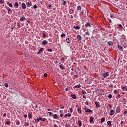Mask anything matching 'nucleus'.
<instances>
[{
	"label": "nucleus",
	"instance_id": "nucleus-1",
	"mask_svg": "<svg viewBox=\"0 0 127 127\" xmlns=\"http://www.w3.org/2000/svg\"><path fill=\"white\" fill-rule=\"evenodd\" d=\"M101 76L103 78H107V77L109 76V72L105 71L102 74H101Z\"/></svg>",
	"mask_w": 127,
	"mask_h": 127
},
{
	"label": "nucleus",
	"instance_id": "nucleus-2",
	"mask_svg": "<svg viewBox=\"0 0 127 127\" xmlns=\"http://www.w3.org/2000/svg\"><path fill=\"white\" fill-rule=\"evenodd\" d=\"M21 7L22 9H26V5L25 4V3H22L21 4Z\"/></svg>",
	"mask_w": 127,
	"mask_h": 127
},
{
	"label": "nucleus",
	"instance_id": "nucleus-3",
	"mask_svg": "<svg viewBox=\"0 0 127 127\" xmlns=\"http://www.w3.org/2000/svg\"><path fill=\"white\" fill-rule=\"evenodd\" d=\"M26 4L28 7H30L31 6V4H32V3L31 2H27Z\"/></svg>",
	"mask_w": 127,
	"mask_h": 127
},
{
	"label": "nucleus",
	"instance_id": "nucleus-4",
	"mask_svg": "<svg viewBox=\"0 0 127 127\" xmlns=\"http://www.w3.org/2000/svg\"><path fill=\"white\" fill-rule=\"evenodd\" d=\"M115 114V110L112 109L110 111V113H109L110 116H113V115Z\"/></svg>",
	"mask_w": 127,
	"mask_h": 127
},
{
	"label": "nucleus",
	"instance_id": "nucleus-5",
	"mask_svg": "<svg viewBox=\"0 0 127 127\" xmlns=\"http://www.w3.org/2000/svg\"><path fill=\"white\" fill-rule=\"evenodd\" d=\"M118 48L119 49V50H121V51H123L124 50V48H123V46L118 45Z\"/></svg>",
	"mask_w": 127,
	"mask_h": 127
},
{
	"label": "nucleus",
	"instance_id": "nucleus-6",
	"mask_svg": "<svg viewBox=\"0 0 127 127\" xmlns=\"http://www.w3.org/2000/svg\"><path fill=\"white\" fill-rule=\"evenodd\" d=\"M44 48H41L39 51L37 52L38 54H40L41 52H43Z\"/></svg>",
	"mask_w": 127,
	"mask_h": 127
},
{
	"label": "nucleus",
	"instance_id": "nucleus-7",
	"mask_svg": "<svg viewBox=\"0 0 127 127\" xmlns=\"http://www.w3.org/2000/svg\"><path fill=\"white\" fill-rule=\"evenodd\" d=\"M48 43V42H47L46 40H44L42 42L43 45H47Z\"/></svg>",
	"mask_w": 127,
	"mask_h": 127
},
{
	"label": "nucleus",
	"instance_id": "nucleus-8",
	"mask_svg": "<svg viewBox=\"0 0 127 127\" xmlns=\"http://www.w3.org/2000/svg\"><path fill=\"white\" fill-rule=\"evenodd\" d=\"M65 41H66V42H67V43H71V40H70V38H66Z\"/></svg>",
	"mask_w": 127,
	"mask_h": 127
},
{
	"label": "nucleus",
	"instance_id": "nucleus-9",
	"mask_svg": "<svg viewBox=\"0 0 127 127\" xmlns=\"http://www.w3.org/2000/svg\"><path fill=\"white\" fill-rule=\"evenodd\" d=\"M108 45H109V46H113V41H109L107 43Z\"/></svg>",
	"mask_w": 127,
	"mask_h": 127
},
{
	"label": "nucleus",
	"instance_id": "nucleus-10",
	"mask_svg": "<svg viewBox=\"0 0 127 127\" xmlns=\"http://www.w3.org/2000/svg\"><path fill=\"white\" fill-rule=\"evenodd\" d=\"M96 108H101V105H99V103L95 102Z\"/></svg>",
	"mask_w": 127,
	"mask_h": 127
},
{
	"label": "nucleus",
	"instance_id": "nucleus-11",
	"mask_svg": "<svg viewBox=\"0 0 127 127\" xmlns=\"http://www.w3.org/2000/svg\"><path fill=\"white\" fill-rule=\"evenodd\" d=\"M70 97H71V98H72V99H74V100L76 99V98H77V97H76V95H75V94H71V96H70Z\"/></svg>",
	"mask_w": 127,
	"mask_h": 127
},
{
	"label": "nucleus",
	"instance_id": "nucleus-12",
	"mask_svg": "<svg viewBox=\"0 0 127 127\" xmlns=\"http://www.w3.org/2000/svg\"><path fill=\"white\" fill-rule=\"evenodd\" d=\"M94 120H95L94 118L90 117V123H94Z\"/></svg>",
	"mask_w": 127,
	"mask_h": 127
},
{
	"label": "nucleus",
	"instance_id": "nucleus-13",
	"mask_svg": "<svg viewBox=\"0 0 127 127\" xmlns=\"http://www.w3.org/2000/svg\"><path fill=\"white\" fill-rule=\"evenodd\" d=\"M85 27H91V24H90L89 23H87L85 25Z\"/></svg>",
	"mask_w": 127,
	"mask_h": 127
},
{
	"label": "nucleus",
	"instance_id": "nucleus-14",
	"mask_svg": "<svg viewBox=\"0 0 127 127\" xmlns=\"http://www.w3.org/2000/svg\"><path fill=\"white\" fill-rule=\"evenodd\" d=\"M77 125L79 126V127H82V122H81V121H78Z\"/></svg>",
	"mask_w": 127,
	"mask_h": 127
},
{
	"label": "nucleus",
	"instance_id": "nucleus-15",
	"mask_svg": "<svg viewBox=\"0 0 127 127\" xmlns=\"http://www.w3.org/2000/svg\"><path fill=\"white\" fill-rule=\"evenodd\" d=\"M77 38L78 39L79 41L82 40V38L81 37V36L80 35H77Z\"/></svg>",
	"mask_w": 127,
	"mask_h": 127
},
{
	"label": "nucleus",
	"instance_id": "nucleus-16",
	"mask_svg": "<svg viewBox=\"0 0 127 127\" xmlns=\"http://www.w3.org/2000/svg\"><path fill=\"white\" fill-rule=\"evenodd\" d=\"M85 113H93V111L91 110V109H87V110L85 111Z\"/></svg>",
	"mask_w": 127,
	"mask_h": 127
},
{
	"label": "nucleus",
	"instance_id": "nucleus-17",
	"mask_svg": "<svg viewBox=\"0 0 127 127\" xmlns=\"http://www.w3.org/2000/svg\"><path fill=\"white\" fill-rule=\"evenodd\" d=\"M14 7H18V2H16L14 3Z\"/></svg>",
	"mask_w": 127,
	"mask_h": 127
},
{
	"label": "nucleus",
	"instance_id": "nucleus-18",
	"mask_svg": "<svg viewBox=\"0 0 127 127\" xmlns=\"http://www.w3.org/2000/svg\"><path fill=\"white\" fill-rule=\"evenodd\" d=\"M26 18H25V17L23 16L21 17V18L20 19V21H23V20H25Z\"/></svg>",
	"mask_w": 127,
	"mask_h": 127
},
{
	"label": "nucleus",
	"instance_id": "nucleus-19",
	"mask_svg": "<svg viewBox=\"0 0 127 127\" xmlns=\"http://www.w3.org/2000/svg\"><path fill=\"white\" fill-rule=\"evenodd\" d=\"M80 87H81V85L80 84H78L74 86V88H75V89H78L80 88Z\"/></svg>",
	"mask_w": 127,
	"mask_h": 127
},
{
	"label": "nucleus",
	"instance_id": "nucleus-20",
	"mask_svg": "<svg viewBox=\"0 0 127 127\" xmlns=\"http://www.w3.org/2000/svg\"><path fill=\"white\" fill-rule=\"evenodd\" d=\"M107 125H108L110 127H112V122L110 121H108Z\"/></svg>",
	"mask_w": 127,
	"mask_h": 127
},
{
	"label": "nucleus",
	"instance_id": "nucleus-21",
	"mask_svg": "<svg viewBox=\"0 0 127 127\" xmlns=\"http://www.w3.org/2000/svg\"><path fill=\"white\" fill-rule=\"evenodd\" d=\"M81 108H80V107H78V109H77V112L78 113H79L80 114H81V113H82Z\"/></svg>",
	"mask_w": 127,
	"mask_h": 127
},
{
	"label": "nucleus",
	"instance_id": "nucleus-22",
	"mask_svg": "<svg viewBox=\"0 0 127 127\" xmlns=\"http://www.w3.org/2000/svg\"><path fill=\"white\" fill-rule=\"evenodd\" d=\"M54 119H58V116H57V114H55L53 115Z\"/></svg>",
	"mask_w": 127,
	"mask_h": 127
},
{
	"label": "nucleus",
	"instance_id": "nucleus-23",
	"mask_svg": "<svg viewBox=\"0 0 127 127\" xmlns=\"http://www.w3.org/2000/svg\"><path fill=\"white\" fill-rule=\"evenodd\" d=\"M106 121V119L105 118H102L101 120V123H104Z\"/></svg>",
	"mask_w": 127,
	"mask_h": 127
},
{
	"label": "nucleus",
	"instance_id": "nucleus-24",
	"mask_svg": "<svg viewBox=\"0 0 127 127\" xmlns=\"http://www.w3.org/2000/svg\"><path fill=\"white\" fill-rule=\"evenodd\" d=\"M6 9L8 10L7 13H9V11H11V9L8 7L6 8Z\"/></svg>",
	"mask_w": 127,
	"mask_h": 127
},
{
	"label": "nucleus",
	"instance_id": "nucleus-25",
	"mask_svg": "<svg viewBox=\"0 0 127 127\" xmlns=\"http://www.w3.org/2000/svg\"><path fill=\"white\" fill-rule=\"evenodd\" d=\"M77 10H81V9H82V8L80 5H78L77 6Z\"/></svg>",
	"mask_w": 127,
	"mask_h": 127
},
{
	"label": "nucleus",
	"instance_id": "nucleus-26",
	"mask_svg": "<svg viewBox=\"0 0 127 127\" xmlns=\"http://www.w3.org/2000/svg\"><path fill=\"white\" fill-rule=\"evenodd\" d=\"M60 67L61 68V69H62V70H64V69H65V68H64V66H63V65H60Z\"/></svg>",
	"mask_w": 127,
	"mask_h": 127
},
{
	"label": "nucleus",
	"instance_id": "nucleus-27",
	"mask_svg": "<svg viewBox=\"0 0 127 127\" xmlns=\"http://www.w3.org/2000/svg\"><path fill=\"white\" fill-rule=\"evenodd\" d=\"M66 36V34L65 33H63L61 35V37H65Z\"/></svg>",
	"mask_w": 127,
	"mask_h": 127
},
{
	"label": "nucleus",
	"instance_id": "nucleus-28",
	"mask_svg": "<svg viewBox=\"0 0 127 127\" xmlns=\"http://www.w3.org/2000/svg\"><path fill=\"white\" fill-rule=\"evenodd\" d=\"M119 27L120 29H123V25H122V24H119Z\"/></svg>",
	"mask_w": 127,
	"mask_h": 127
},
{
	"label": "nucleus",
	"instance_id": "nucleus-29",
	"mask_svg": "<svg viewBox=\"0 0 127 127\" xmlns=\"http://www.w3.org/2000/svg\"><path fill=\"white\" fill-rule=\"evenodd\" d=\"M35 121L36 123H39V121H40V120H39V118H37V119H36L35 120Z\"/></svg>",
	"mask_w": 127,
	"mask_h": 127
},
{
	"label": "nucleus",
	"instance_id": "nucleus-30",
	"mask_svg": "<svg viewBox=\"0 0 127 127\" xmlns=\"http://www.w3.org/2000/svg\"><path fill=\"white\" fill-rule=\"evenodd\" d=\"M73 28H76V29H80V27H79L78 26H73Z\"/></svg>",
	"mask_w": 127,
	"mask_h": 127
},
{
	"label": "nucleus",
	"instance_id": "nucleus-31",
	"mask_svg": "<svg viewBox=\"0 0 127 127\" xmlns=\"http://www.w3.org/2000/svg\"><path fill=\"white\" fill-rule=\"evenodd\" d=\"M114 94H116V95H117V94H119V92H118V90H115L114 91Z\"/></svg>",
	"mask_w": 127,
	"mask_h": 127
},
{
	"label": "nucleus",
	"instance_id": "nucleus-32",
	"mask_svg": "<svg viewBox=\"0 0 127 127\" xmlns=\"http://www.w3.org/2000/svg\"><path fill=\"white\" fill-rule=\"evenodd\" d=\"M48 114H49L50 117H52V116H53V113L52 112H48Z\"/></svg>",
	"mask_w": 127,
	"mask_h": 127
},
{
	"label": "nucleus",
	"instance_id": "nucleus-33",
	"mask_svg": "<svg viewBox=\"0 0 127 127\" xmlns=\"http://www.w3.org/2000/svg\"><path fill=\"white\" fill-rule=\"evenodd\" d=\"M85 34L87 35V36H90V33H89V32H86Z\"/></svg>",
	"mask_w": 127,
	"mask_h": 127
},
{
	"label": "nucleus",
	"instance_id": "nucleus-34",
	"mask_svg": "<svg viewBox=\"0 0 127 127\" xmlns=\"http://www.w3.org/2000/svg\"><path fill=\"white\" fill-rule=\"evenodd\" d=\"M81 93L83 95H85L86 94V91L85 90H82Z\"/></svg>",
	"mask_w": 127,
	"mask_h": 127
},
{
	"label": "nucleus",
	"instance_id": "nucleus-35",
	"mask_svg": "<svg viewBox=\"0 0 127 127\" xmlns=\"http://www.w3.org/2000/svg\"><path fill=\"white\" fill-rule=\"evenodd\" d=\"M48 51H49V52H52L53 51V50L52 49H48Z\"/></svg>",
	"mask_w": 127,
	"mask_h": 127
},
{
	"label": "nucleus",
	"instance_id": "nucleus-36",
	"mask_svg": "<svg viewBox=\"0 0 127 127\" xmlns=\"http://www.w3.org/2000/svg\"><path fill=\"white\" fill-rule=\"evenodd\" d=\"M4 86H5V87H6V88H7V87H8V83H4Z\"/></svg>",
	"mask_w": 127,
	"mask_h": 127
},
{
	"label": "nucleus",
	"instance_id": "nucleus-37",
	"mask_svg": "<svg viewBox=\"0 0 127 127\" xmlns=\"http://www.w3.org/2000/svg\"><path fill=\"white\" fill-rule=\"evenodd\" d=\"M112 94H109V95H108V98L109 99H112Z\"/></svg>",
	"mask_w": 127,
	"mask_h": 127
},
{
	"label": "nucleus",
	"instance_id": "nucleus-38",
	"mask_svg": "<svg viewBox=\"0 0 127 127\" xmlns=\"http://www.w3.org/2000/svg\"><path fill=\"white\" fill-rule=\"evenodd\" d=\"M28 118H32V115H31V114H29L28 115Z\"/></svg>",
	"mask_w": 127,
	"mask_h": 127
},
{
	"label": "nucleus",
	"instance_id": "nucleus-39",
	"mask_svg": "<svg viewBox=\"0 0 127 127\" xmlns=\"http://www.w3.org/2000/svg\"><path fill=\"white\" fill-rule=\"evenodd\" d=\"M117 97H118V98L117 97V100H118V99H120V98H121V94H118V95H117Z\"/></svg>",
	"mask_w": 127,
	"mask_h": 127
},
{
	"label": "nucleus",
	"instance_id": "nucleus-40",
	"mask_svg": "<svg viewBox=\"0 0 127 127\" xmlns=\"http://www.w3.org/2000/svg\"><path fill=\"white\" fill-rule=\"evenodd\" d=\"M24 126H29V123L28 122H25Z\"/></svg>",
	"mask_w": 127,
	"mask_h": 127
},
{
	"label": "nucleus",
	"instance_id": "nucleus-41",
	"mask_svg": "<svg viewBox=\"0 0 127 127\" xmlns=\"http://www.w3.org/2000/svg\"><path fill=\"white\" fill-rule=\"evenodd\" d=\"M127 114V111H125L124 113H123V115H124L125 116H126Z\"/></svg>",
	"mask_w": 127,
	"mask_h": 127
},
{
	"label": "nucleus",
	"instance_id": "nucleus-42",
	"mask_svg": "<svg viewBox=\"0 0 127 127\" xmlns=\"http://www.w3.org/2000/svg\"><path fill=\"white\" fill-rule=\"evenodd\" d=\"M69 110H70V113H73V109L72 108H69Z\"/></svg>",
	"mask_w": 127,
	"mask_h": 127
},
{
	"label": "nucleus",
	"instance_id": "nucleus-43",
	"mask_svg": "<svg viewBox=\"0 0 127 127\" xmlns=\"http://www.w3.org/2000/svg\"><path fill=\"white\" fill-rule=\"evenodd\" d=\"M4 0H0V4H1V3H2V2H4Z\"/></svg>",
	"mask_w": 127,
	"mask_h": 127
},
{
	"label": "nucleus",
	"instance_id": "nucleus-44",
	"mask_svg": "<svg viewBox=\"0 0 127 127\" xmlns=\"http://www.w3.org/2000/svg\"><path fill=\"white\" fill-rule=\"evenodd\" d=\"M17 26H18V27H19V28H20V24L18 23H17Z\"/></svg>",
	"mask_w": 127,
	"mask_h": 127
},
{
	"label": "nucleus",
	"instance_id": "nucleus-45",
	"mask_svg": "<svg viewBox=\"0 0 127 127\" xmlns=\"http://www.w3.org/2000/svg\"><path fill=\"white\" fill-rule=\"evenodd\" d=\"M67 3V2H66V1H64V3H63V5H65V4H66Z\"/></svg>",
	"mask_w": 127,
	"mask_h": 127
},
{
	"label": "nucleus",
	"instance_id": "nucleus-46",
	"mask_svg": "<svg viewBox=\"0 0 127 127\" xmlns=\"http://www.w3.org/2000/svg\"><path fill=\"white\" fill-rule=\"evenodd\" d=\"M44 77H45V78H46V77H47V73H44Z\"/></svg>",
	"mask_w": 127,
	"mask_h": 127
},
{
	"label": "nucleus",
	"instance_id": "nucleus-47",
	"mask_svg": "<svg viewBox=\"0 0 127 127\" xmlns=\"http://www.w3.org/2000/svg\"><path fill=\"white\" fill-rule=\"evenodd\" d=\"M33 8H37V5H34V6H33Z\"/></svg>",
	"mask_w": 127,
	"mask_h": 127
},
{
	"label": "nucleus",
	"instance_id": "nucleus-48",
	"mask_svg": "<svg viewBox=\"0 0 127 127\" xmlns=\"http://www.w3.org/2000/svg\"><path fill=\"white\" fill-rule=\"evenodd\" d=\"M43 36L44 38L46 36V34H45V33H43Z\"/></svg>",
	"mask_w": 127,
	"mask_h": 127
},
{
	"label": "nucleus",
	"instance_id": "nucleus-49",
	"mask_svg": "<svg viewBox=\"0 0 127 127\" xmlns=\"http://www.w3.org/2000/svg\"><path fill=\"white\" fill-rule=\"evenodd\" d=\"M122 90L123 91H125V90H126V87L124 86L123 87H122Z\"/></svg>",
	"mask_w": 127,
	"mask_h": 127
},
{
	"label": "nucleus",
	"instance_id": "nucleus-50",
	"mask_svg": "<svg viewBox=\"0 0 127 127\" xmlns=\"http://www.w3.org/2000/svg\"><path fill=\"white\" fill-rule=\"evenodd\" d=\"M110 17H111V18H114V15L111 14Z\"/></svg>",
	"mask_w": 127,
	"mask_h": 127
},
{
	"label": "nucleus",
	"instance_id": "nucleus-51",
	"mask_svg": "<svg viewBox=\"0 0 127 127\" xmlns=\"http://www.w3.org/2000/svg\"><path fill=\"white\" fill-rule=\"evenodd\" d=\"M42 122H45V121H46V119H45V118H42Z\"/></svg>",
	"mask_w": 127,
	"mask_h": 127
},
{
	"label": "nucleus",
	"instance_id": "nucleus-52",
	"mask_svg": "<svg viewBox=\"0 0 127 127\" xmlns=\"http://www.w3.org/2000/svg\"><path fill=\"white\" fill-rule=\"evenodd\" d=\"M9 6H10V7H12V4L9 3Z\"/></svg>",
	"mask_w": 127,
	"mask_h": 127
},
{
	"label": "nucleus",
	"instance_id": "nucleus-53",
	"mask_svg": "<svg viewBox=\"0 0 127 127\" xmlns=\"http://www.w3.org/2000/svg\"><path fill=\"white\" fill-rule=\"evenodd\" d=\"M108 107L110 108V109H112V105H111V104H109Z\"/></svg>",
	"mask_w": 127,
	"mask_h": 127
},
{
	"label": "nucleus",
	"instance_id": "nucleus-54",
	"mask_svg": "<svg viewBox=\"0 0 127 127\" xmlns=\"http://www.w3.org/2000/svg\"><path fill=\"white\" fill-rule=\"evenodd\" d=\"M67 116L69 118H70V117H71V114L70 113L67 114Z\"/></svg>",
	"mask_w": 127,
	"mask_h": 127
},
{
	"label": "nucleus",
	"instance_id": "nucleus-55",
	"mask_svg": "<svg viewBox=\"0 0 127 127\" xmlns=\"http://www.w3.org/2000/svg\"><path fill=\"white\" fill-rule=\"evenodd\" d=\"M9 124V121H7L6 123H5V125H8Z\"/></svg>",
	"mask_w": 127,
	"mask_h": 127
},
{
	"label": "nucleus",
	"instance_id": "nucleus-56",
	"mask_svg": "<svg viewBox=\"0 0 127 127\" xmlns=\"http://www.w3.org/2000/svg\"><path fill=\"white\" fill-rule=\"evenodd\" d=\"M60 116L61 118H63V114H61L60 115Z\"/></svg>",
	"mask_w": 127,
	"mask_h": 127
},
{
	"label": "nucleus",
	"instance_id": "nucleus-57",
	"mask_svg": "<svg viewBox=\"0 0 127 127\" xmlns=\"http://www.w3.org/2000/svg\"><path fill=\"white\" fill-rule=\"evenodd\" d=\"M39 120H40V121H42V118H41V117H39Z\"/></svg>",
	"mask_w": 127,
	"mask_h": 127
},
{
	"label": "nucleus",
	"instance_id": "nucleus-58",
	"mask_svg": "<svg viewBox=\"0 0 127 127\" xmlns=\"http://www.w3.org/2000/svg\"><path fill=\"white\" fill-rule=\"evenodd\" d=\"M65 127H70V125L66 124Z\"/></svg>",
	"mask_w": 127,
	"mask_h": 127
},
{
	"label": "nucleus",
	"instance_id": "nucleus-59",
	"mask_svg": "<svg viewBox=\"0 0 127 127\" xmlns=\"http://www.w3.org/2000/svg\"><path fill=\"white\" fill-rule=\"evenodd\" d=\"M109 88H113V85L110 84V85H109Z\"/></svg>",
	"mask_w": 127,
	"mask_h": 127
},
{
	"label": "nucleus",
	"instance_id": "nucleus-60",
	"mask_svg": "<svg viewBox=\"0 0 127 127\" xmlns=\"http://www.w3.org/2000/svg\"><path fill=\"white\" fill-rule=\"evenodd\" d=\"M3 116L4 117H6V114L4 113V114H3Z\"/></svg>",
	"mask_w": 127,
	"mask_h": 127
},
{
	"label": "nucleus",
	"instance_id": "nucleus-61",
	"mask_svg": "<svg viewBox=\"0 0 127 127\" xmlns=\"http://www.w3.org/2000/svg\"><path fill=\"white\" fill-rule=\"evenodd\" d=\"M85 105H86V106H88V105H89V104L88 103V102H85Z\"/></svg>",
	"mask_w": 127,
	"mask_h": 127
},
{
	"label": "nucleus",
	"instance_id": "nucleus-62",
	"mask_svg": "<svg viewBox=\"0 0 127 127\" xmlns=\"http://www.w3.org/2000/svg\"><path fill=\"white\" fill-rule=\"evenodd\" d=\"M51 6H52V5L49 4L48 6V7L50 8V7H51Z\"/></svg>",
	"mask_w": 127,
	"mask_h": 127
},
{
	"label": "nucleus",
	"instance_id": "nucleus-63",
	"mask_svg": "<svg viewBox=\"0 0 127 127\" xmlns=\"http://www.w3.org/2000/svg\"><path fill=\"white\" fill-rule=\"evenodd\" d=\"M122 44L123 45H125V44L126 45H127V44H126L125 43H124V42L122 43Z\"/></svg>",
	"mask_w": 127,
	"mask_h": 127
},
{
	"label": "nucleus",
	"instance_id": "nucleus-64",
	"mask_svg": "<svg viewBox=\"0 0 127 127\" xmlns=\"http://www.w3.org/2000/svg\"><path fill=\"white\" fill-rule=\"evenodd\" d=\"M58 126H57V125H56V124H55L54 125V127H58Z\"/></svg>",
	"mask_w": 127,
	"mask_h": 127
}]
</instances>
